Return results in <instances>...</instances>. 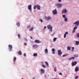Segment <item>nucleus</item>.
Returning <instances> with one entry per match:
<instances>
[{
	"mask_svg": "<svg viewBox=\"0 0 79 79\" xmlns=\"http://www.w3.org/2000/svg\"><path fill=\"white\" fill-rule=\"evenodd\" d=\"M55 6L58 8H61L62 6V4L60 3H57L55 4Z\"/></svg>",
	"mask_w": 79,
	"mask_h": 79,
	"instance_id": "obj_1",
	"label": "nucleus"
},
{
	"mask_svg": "<svg viewBox=\"0 0 79 79\" xmlns=\"http://www.w3.org/2000/svg\"><path fill=\"white\" fill-rule=\"evenodd\" d=\"M44 19L47 21H50V20L52 19V17L50 16H48V17L45 16L44 17Z\"/></svg>",
	"mask_w": 79,
	"mask_h": 79,
	"instance_id": "obj_2",
	"label": "nucleus"
},
{
	"mask_svg": "<svg viewBox=\"0 0 79 79\" xmlns=\"http://www.w3.org/2000/svg\"><path fill=\"white\" fill-rule=\"evenodd\" d=\"M47 27L48 29H50V31H51V32H52V29L53 28V27H52L51 25H48V26Z\"/></svg>",
	"mask_w": 79,
	"mask_h": 79,
	"instance_id": "obj_3",
	"label": "nucleus"
},
{
	"mask_svg": "<svg viewBox=\"0 0 79 79\" xmlns=\"http://www.w3.org/2000/svg\"><path fill=\"white\" fill-rule=\"evenodd\" d=\"M28 9L30 10V12H31L32 11V5L31 4L28 6Z\"/></svg>",
	"mask_w": 79,
	"mask_h": 79,
	"instance_id": "obj_4",
	"label": "nucleus"
},
{
	"mask_svg": "<svg viewBox=\"0 0 79 79\" xmlns=\"http://www.w3.org/2000/svg\"><path fill=\"white\" fill-rule=\"evenodd\" d=\"M77 26H75L73 28V33H74V32H76V29H77Z\"/></svg>",
	"mask_w": 79,
	"mask_h": 79,
	"instance_id": "obj_5",
	"label": "nucleus"
},
{
	"mask_svg": "<svg viewBox=\"0 0 79 79\" xmlns=\"http://www.w3.org/2000/svg\"><path fill=\"white\" fill-rule=\"evenodd\" d=\"M61 54H62V52L61 51V50H59L58 51V54L59 56H61Z\"/></svg>",
	"mask_w": 79,
	"mask_h": 79,
	"instance_id": "obj_6",
	"label": "nucleus"
},
{
	"mask_svg": "<svg viewBox=\"0 0 79 79\" xmlns=\"http://www.w3.org/2000/svg\"><path fill=\"white\" fill-rule=\"evenodd\" d=\"M8 47H9V48L10 49V51L11 52V50H12L13 46H12V45H8Z\"/></svg>",
	"mask_w": 79,
	"mask_h": 79,
	"instance_id": "obj_7",
	"label": "nucleus"
},
{
	"mask_svg": "<svg viewBox=\"0 0 79 79\" xmlns=\"http://www.w3.org/2000/svg\"><path fill=\"white\" fill-rule=\"evenodd\" d=\"M52 13L53 15H56V14H57V11L56 10V9H55L52 10Z\"/></svg>",
	"mask_w": 79,
	"mask_h": 79,
	"instance_id": "obj_8",
	"label": "nucleus"
},
{
	"mask_svg": "<svg viewBox=\"0 0 79 79\" xmlns=\"http://www.w3.org/2000/svg\"><path fill=\"white\" fill-rule=\"evenodd\" d=\"M73 24H76V26H79V21H77L75 22Z\"/></svg>",
	"mask_w": 79,
	"mask_h": 79,
	"instance_id": "obj_9",
	"label": "nucleus"
},
{
	"mask_svg": "<svg viewBox=\"0 0 79 79\" xmlns=\"http://www.w3.org/2000/svg\"><path fill=\"white\" fill-rule=\"evenodd\" d=\"M44 73H45V69H41V74H42Z\"/></svg>",
	"mask_w": 79,
	"mask_h": 79,
	"instance_id": "obj_10",
	"label": "nucleus"
},
{
	"mask_svg": "<svg viewBox=\"0 0 79 79\" xmlns=\"http://www.w3.org/2000/svg\"><path fill=\"white\" fill-rule=\"evenodd\" d=\"M51 50L52 51V54L54 55L55 54V49L54 48H52Z\"/></svg>",
	"mask_w": 79,
	"mask_h": 79,
	"instance_id": "obj_11",
	"label": "nucleus"
},
{
	"mask_svg": "<svg viewBox=\"0 0 79 79\" xmlns=\"http://www.w3.org/2000/svg\"><path fill=\"white\" fill-rule=\"evenodd\" d=\"M35 43H36L37 44H39V43H41V41L38 40H35Z\"/></svg>",
	"mask_w": 79,
	"mask_h": 79,
	"instance_id": "obj_12",
	"label": "nucleus"
},
{
	"mask_svg": "<svg viewBox=\"0 0 79 79\" xmlns=\"http://www.w3.org/2000/svg\"><path fill=\"white\" fill-rule=\"evenodd\" d=\"M62 13H67V10L66 9H64L62 10Z\"/></svg>",
	"mask_w": 79,
	"mask_h": 79,
	"instance_id": "obj_13",
	"label": "nucleus"
},
{
	"mask_svg": "<svg viewBox=\"0 0 79 79\" xmlns=\"http://www.w3.org/2000/svg\"><path fill=\"white\" fill-rule=\"evenodd\" d=\"M77 62L75 61L72 63V65L73 66H75L76 64H77Z\"/></svg>",
	"mask_w": 79,
	"mask_h": 79,
	"instance_id": "obj_14",
	"label": "nucleus"
},
{
	"mask_svg": "<svg viewBox=\"0 0 79 79\" xmlns=\"http://www.w3.org/2000/svg\"><path fill=\"white\" fill-rule=\"evenodd\" d=\"M73 60H74V59H75V58L74 57H72L69 58L68 59V60H69V61H70V60H73Z\"/></svg>",
	"mask_w": 79,
	"mask_h": 79,
	"instance_id": "obj_15",
	"label": "nucleus"
},
{
	"mask_svg": "<svg viewBox=\"0 0 79 79\" xmlns=\"http://www.w3.org/2000/svg\"><path fill=\"white\" fill-rule=\"evenodd\" d=\"M48 49H47V48H46L44 50V52L46 54L47 53H48Z\"/></svg>",
	"mask_w": 79,
	"mask_h": 79,
	"instance_id": "obj_16",
	"label": "nucleus"
},
{
	"mask_svg": "<svg viewBox=\"0 0 79 79\" xmlns=\"http://www.w3.org/2000/svg\"><path fill=\"white\" fill-rule=\"evenodd\" d=\"M36 6L37 7V9L38 10H40V6L39 5H36Z\"/></svg>",
	"mask_w": 79,
	"mask_h": 79,
	"instance_id": "obj_17",
	"label": "nucleus"
},
{
	"mask_svg": "<svg viewBox=\"0 0 79 79\" xmlns=\"http://www.w3.org/2000/svg\"><path fill=\"white\" fill-rule=\"evenodd\" d=\"M79 71V68L78 67H77L75 68V72H77Z\"/></svg>",
	"mask_w": 79,
	"mask_h": 79,
	"instance_id": "obj_18",
	"label": "nucleus"
},
{
	"mask_svg": "<svg viewBox=\"0 0 79 79\" xmlns=\"http://www.w3.org/2000/svg\"><path fill=\"white\" fill-rule=\"evenodd\" d=\"M33 48H37L38 47V45H34L33 46Z\"/></svg>",
	"mask_w": 79,
	"mask_h": 79,
	"instance_id": "obj_19",
	"label": "nucleus"
},
{
	"mask_svg": "<svg viewBox=\"0 0 79 79\" xmlns=\"http://www.w3.org/2000/svg\"><path fill=\"white\" fill-rule=\"evenodd\" d=\"M67 49L68 50H71V47L70 46H67Z\"/></svg>",
	"mask_w": 79,
	"mask_h": 79,
	"instance_id": "obj_20",
	"label": "nucleus"
},
{
	"mask_svg": "<svg viewBox=\"0 0 79 79\" xmlns=\"http://www.w3.org/2000/svg\"><path fill=\"white\" fill-rule=\"evenodd\" d=\"M16 60V57H14L13 59V61L14 62V63H15V61Z\"/></svg>",
	"mask_w": 79,
	"mask_h": 79,
	"instance_id": "obj_21",
	"label": "nucleus"
},
{
	"mask_svg": "<svg viewBox=\"0 0 79 79\" xmlns=\"http://www.w3.org/2000/svg\"><path fill=\"white\" fill-rule=\"evenodd\" d=\"M16 24L18 27H19V26H20V23L19 22L17 23Z\"/></svg>",
	"mask_w": 79,
	"mask_h": 79,
	"instance_id": "obj_22",
	"label": "nucleus"
},
{
	"mask_svg": "<svg viewBox=\"0 0 79 79\" xmlns=\"http://www.w3.org/2000/svg\"><path fill=\"white\" fill-rule=\"evenodd\" d=\"M33 29H34V27H32L31 28L29 31H32Z\"/></svg>",
	"mask_w": 79,
	"mask_h": 79,
	"instance_id": "obj_23",
	"label": "nucleus"
},
{
	"mask_svg": "<svg viewBox=\"0 0 79 79\" xmlns=\"http://www.w3.org/2000/svg\"><path fill=\"white\" fill-rule=\"evenodd\" d=\"M64 21L65 22H67V21H68V18L66 17L64 19Z\"/></svg>",
	"mask_w": 79,
	"mask_h": 79,
	"instance_id": "obj_24",
	"label": "nucleus"
},
{
	"mask_svg": "<svg viewBox=\"0 0 79 79\" xmlns=\"http://www.w3.org/2000/svg\"><path fill=\"white\" fill-rule=\"evenodd\" d=\"M76 45H79V42L78 41H76Z\"/></svg>",
	"mask_w": 79,
	"mask_h": 79,
	"instance_id": "obj_25",
	"label": "nucleus"
},
{
	"mask_svg": "<svg viewBox=\"0 0 79 79\" xmlns=\"http://www.w3.org/2000/svg\"><path fill=\"white\" fill-rule=\"evenodd\" d=\"M74 57H75V58H77L78 56V55H77V54H75L74 55Z\"/></svg>",
	"mask_w": 79,
	"mask_h": 79,
	"instance_id": "obj_26",
	"label": "nucleus"
},
{
	"mask_svg": "<svg viewBox=\"0 0 79 79\" xmlns=\"http://www.w3.org/2000/svg\"><path fill=\"white\" fill-rule=\"evenodd\" d=\"M33 56H37V54L35 53L33 54Z\"/></svg>",
	"mask_w": 79,
	"mask_h": 79,
	"instance_id": "obj_27",
	"label": "nucleus"
},
{
	"mask_svg": "<svg viewBox=\"0 0 79 79\" xmlns=\"http://www.w3.org/2000/svg\"><path fill=\"white\" fill-rule=\"evenodd\" d=\"M56 38H54L53 39V42H55L56 40Z\"/></svg>",
	"mask_w": 79,
	"mask_h": 79,
	"instance_id": "obj_28",
	"label": "nucleus"
},
{
	"mask_svg": "<svg viewBox=\"0 0 79 79\" xmlns=\"http://www.w3.org/2000/svg\"><path fill=\"white\" fill-rule=\"evenodd\" d=\"M62 18H66V15H62Z\"/></svg>",
	"mask_w": 79,
	"mask_h": 79,
	"instance_id": "obj_29",
	"label": "nucleus"
},
{
	"mask_svg": "<svg viewBox=\"0 0 79 79\" xmlns=\"http://www.w3.org/2000/svg\"><path fill=\"white\" fill-rule=\"evenodd\" d=\"M18 54H19V55H22L21 52L20 51H19L18 52Z\"/></svg>",
	"mask_w": 79,
	"mask_h": 79,
	"instance_id": "obj_30",
	"label": "nucleus"
},
{
	"mask_svg": "<svg viewBox=\"0 0 79 79\" xmlns=\"http://www.w3.org/2000/svg\"><path fill=\"white\" fill-rule=\"evenodd\" d=\"M36 8H37V6L36 5L34 6V10H35V9H36Z\"/></svg>",
	"mask_w": 79,
	"mask_h": 79,
	"instance_id": "obj_31",
	"label": "nucleus"
},
{
	"mask_svg": "<svg viewBox=\"0 0 79 79\" xmlns=\"http://www.w3.org/2000/svg\"><path fill=\"white\" fill-rule=\"evenodd\" d=\"M18 36L19 38V39H20V38H21V35H20V34H18Z\"/></svg>",
	"mask_w": 79,
	"mask_h": 79,
	"instance_id": "obj_32",
	"label": "nucleus"
},
{
	"mask_svg": "<svg viewBox=\"0 0 79 79\" xmlns=\"http://www.w3.org/2000/svg\"><path fill=\"white\" fill-rule=\"evenodd\" d=\"M72 52H73L74 51V47H72Z\"/></svg>",
	"mask_w": 79,
	"mask_h": 79,
	"instance_id": "obj_33",
	"label": "nucleus"
},
{
	"mask_svg": "<svg viewBox=\"0 0 79 79\" xmlns=\"http://www.w3.org/2000/svg\"><path fill=\"white\" fill-rule=\"evenodd\" d=\"M45 63L46 64L47 66H48L49 65L48 64V63L47 62H45Z\"/></svg>",
	"mask_w": 79,
	"mask_h": 79,
	"instance_id": "obj_34",
	"label": "nucleus"
},
{
	"mask_svg": "<svg viewBox=\"0 0 79 79\" xmlns=\"http://www.w3.org/2000/svg\"><path fill=\"white\" fill-rule=\"evenodd\" d=\"M77 37H79V33H78L77 34Z\"/></svg>",
	"mask_w": 79,
	"mask_h": 79,
	"instance_id": "obj_35",
	"label": "nucleus"
},
{
	"mask_svg": "<svg viewBox=\"0 0 79 79\" xmlns=\"http://www.w3.org/2000/svg\"><path fill=\"white\" fill-rule=\"evenodd\" d=\"M39 20L40 21V22H41V23H42L43 22V20H42V19H40Z\"/></svg>",
	"mask_w": 79,
	"mask_h": 79,
	"instance_id": "obj_36",
	"label": "nucleus"
},
{
	"mask_svg": "<svg viewBox=\"0 0 79 79\" xmlns=\"http://www.w3.org/2000/svg\"><path fill=\"white\" fill-rule=\"evenodd\" d=\"M56 67H55L54 70L55 72H56Z\"/></svg>",
	"mask_w": 79,
	"mask_h": 79,
	"instance_id": "obj_37",
	"label": "nucleus"
},
{
	"mask_svg": "<svg viewBox=\"0 0 79 79\" xmlns=\"http://www.w3.org/2000/svg\"><path fill=\"white\" fill-rule=\"evenodd\" d=\"M66 34H64V38H66Z\"/></svg>",
	"mask_w": 79,
	"mask_h": 79,
	"instance_id": "obj_38",
	"label": "nucleus"
},
{
	"mask_svg": "<svg viewBox=\"0 0 79 79\" xmlns=\"http://www.w3.org/2000/svg\"><path fill=\"white\" fill-rule=\"evenodd\" d=\"M42 66L43 67V68H46V67H45V65L44 64L42 65Z\"/></svg>",
	"mask_w": 79,
	"mask_h": 79,
	"instance_id": "obj_39",
	"label": "nucleus"
},
{
	"mask_svg": "<svg viewBox=\"0 0 79 79\" xmlns=\"http://www.w3.org/2000/svg\"><path fill=\"white\" fill-rule=\"evenodd\" d=\"M24 45L26 46V45H27V43H24Z\"/></svg>",
	"mask_w": 79,
	"mask_h": 79,
	"instance_id": "obj_40",
	"label": "nucleus"
},
{
	"mask_svg": "<svg viewBox=\"0 0 79 79\" xmlns=\"http://www.w3.org/2000/svg\"><path fill=\"white\" fill-rule=\"evenodd\" d=\"M64 34L66 35V34H68V32H65V33Z\"/></svg>",
	"mask_w": 79,
	"mask_h": 79,
	"instance_id": "obj_41",
	"label": "nucleus"
},
{
	"mask_svg": "<svg viewBox=\"0 0 79 79\" xmlns=\"http://www.w3.org/2000/svg\"><path fill=\"white\" fill-rule=\"evenodd\" d=\"M66 56V54H64L63 55V57H64V56Z\"/></svg>",
	"mask_w": 79,
	"mask_h": 79,
	"instance_id": "obj_42",
	"label": "nucleus"
},
{
	"mask_svg": "<svg viewBox=\"0 0 79 79\" xmlns=\"http://www.w3.org/2000/svg\"><path fill=\"white\" fill-rule=\"evenodd\" d=\"M27 28H30V25H28L27 27Z\"/></svg>",
	"mask_w": 79,
	"mask_h": 79,
	"instance_id": "obj_43",
	"label": "nucleus"
},
{
	"mask_svg": "<svg viewBox=\"0 0 79 79\" xmlns=\"http://www.w3.org/2000/svg\"><path fill=\"white\" fill-rule=\"evenodd\" d=\"M78 78V76H77L75 78V79H77Z\"/></svg>",
	"mask_w": 79,
	"mask_h": 79,
	"instance_id": "obj_44",
	"label": "nucleus"
},
{
	"mask_svg": "<svg viewBox=\"0 0 79 79\" xmlns=\"http://www.w3.org/2000/svg\"><path fill=\"white\" fill-rule=\"evenodd\" d=\"M23 55L24 56L26 57V53H24Z\"/></svg>",
	"mask_w": 79,
	"mask_h": 79,
	"instance_id": "obj_45",
	"label": "nucleus"
},
{
	"mask_svg": "<svg viewBox=\"0 0 79 79\" xmlns=\"http://www.w3.org/2000/svg\"><path fill=\"white\" fill-rule=\"evenodd\" d=\"M25 41H27V40H28L27 39H26V38H25Z\"/></svg>",
	"mask_w": 79,
	"mask_h": 79,
	"instance_id": "obj_46",
	"label": "nucleus"
},
{
	"mask_svg": "<svg viewBox=\"0 0 79 79\" xmlns=\"http://www.w3.org/2000/svg\"><path fill=\"white\" fill-rule=\"evenodd\" d=\"M59 75H62V73H59Z\"/></svg>",
	"mask_w": 79,
	"mask_h": 79,
	"instance_id": "obj_47",
	"label": "nucleus"
},
{
	"mask_svg": "<svg viewBox=\"0 0 79 79\" xmlns=\"http://www.w3.org/2000/svg\"><path fill=\"white\" fill-rule=\"evenodd\" d=\"M58 2H61V0H59Z\"/></svg>",
	"mask_w": 79,
	"mask_h": 79,
	"instance_id": "obj_48",
	"label": "nucleus"
},
{
	"mask_svg": "<svg viewBox=\"0 0 79 79\" xmlns=\"http://www.w3.org/2000/svg\"><path fill=\"white\" fill-rule=\"evenodd\" d=\"M54 34H55V33H53L52 34V36H53V35Z\"/></svg>",
	"mask_w": 79,
	"mask_h": 79,
	"instance_id": "obj_49",
	"label": "nucleus"
},
{
	"mask_svg": "<svg viewBox=\"0 0 79 79\" xmlns=\"http://www.w3.org/2000/svg\"><path fill=\"white\" fill-rule=\"evenodd\" d=\"M46 27H47L46 26H45L44 28V29H46Z\"/></svg>",
	"mask_w": 79,
	"mask_h": 79,
	"instance_id": "obj_50",
	"label": "nucleus"
},
{
	"mask_svg": "<svg viewBox=\"0 0 79 79\" xmlns=\"http://www.w3.org/2000/svg\"><path fill=\"white\" fill-rule=\"evenodd\" d=\"M30 38L31 39H32L33 38H32V36H31L30 37Z\"/></svg>",
	"mask_w": 79,
	"mask_h": 79,
	"instance_id": "obj_51",
	"label": "nucleus"
},
{
	"mask_svg": "<svg viewBox=\"0 0 79 79\" xmlns=\"http://www.w3.org/2000/svg\"><path fill=\"white\" fill-rule=\"evenodd\" d=\"M45 76L46 78L47 77V76H46V75H45Z\"/></svg>",
	"mask_w": 79,
	"mask_h": 79,
	"instance_id": "obj_52",
	"label": "nucleus"
},
{
	"mask_svg": "<svg viewBox=\"0 0 79 79\" xmlns=\"http://www.w3.org/2000/svg\"><path fill=\"white\" fill-rule=\"evenodd\" d=\"M32 79H35V77H34L32 78Z\"/></svg>",
	"mask_w": 79,
	"mask_h": 79,
	"instance_id": "obj_53",
	"label": "nucleus"
},
{
	"mask_svg": "<svg viewBox=\"0 0 79 79\" xmlns=\"http://www.w3.org/2000/svg\"><path fill=\"white\" fill-rule=\"evenodd\" d=\"M48 76H49V75H48Z\"/></svg>",
	"mask_w": 79,
	"mask_h": 79,
	"instance_id": "obj_54",
	"label": "nucleus"
},
{
	"mask_svg": "<svg viewBox=\"0 0 79 79\" xmlns=\"http://www.w3.org/2000/svg\"><path fill=\"white\" fill-rule=\"evenodd\" d=\"M23 79V78H22V79Z\"/></svg>",
	"mask_w": 79,
	"mask_h": 79,
	"instance_id": "obj_55",
	"label": "nucleus"
}]
</instances>
